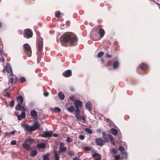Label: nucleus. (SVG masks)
Segmentation results:
<instances>
[{
    "label": "nucleus",
    "instance_id": "obj_1",
    "mask_svg": "<svg viewBox=\"0 0 160 160\" xmlns=\"http://www.w3.org/2000/svg\"><path fill=\"white\" fill-rule=\"evenodd\" d=\"M61 44L64 46V43H68L70 45H73L77 41L78 39L76 36L72 33H65L62 35L60 38Z\"/></svg>",
    "mask_w": 160,
    "mask_h": 160
},
{
    "label": "nucleus",
    "instance_id": "obj_2",
    "mask_svg": "<svg viewBox=\"0 0 160 160\" xmlns=\"http://www.w3.org/2000/svg\"><path fill=\"white\" fill-rule=\"evenodd\" d=\"M22 126L25 129V131L29 132L38 129L40 127V124L38 122V119H36V121L34 123L32 126L28 125L27 124H22Z\"/></svg>",
    "mask_w": 160,
    "mask_h": 160
},
{
    "label": "nucleus",
    "instance_id": "obj_3",
    "mask_svg": "<svg viewBox=\"0 0 160 160\" xmlns=\"http://www.w3.org/2000/svg\"><path fill=\"white\" fill-rule=\"evenodd\" d=\"M67 150L66 147H60L59 149L57 150H53L54 158L55 160H59V156L62 152H65Z\"/></svg>",
    "mask_w": 160,
    "mask_h": 160
},
{
    "label": "nucleus",
    "instance_id": "obj_4",
    "mask_svg": "<svg viewBox=\"0 0 160 160\" xmlns=\"http://www.w3.org/2000/svg\"><path fill=\"white\" fill-rule=\"evenodd\" d=\"M23 34L24 38L28 39L32 37L33 33L31 29L28 28L24 30Z\"/></svg>",
    "mask_w": 160,
    "mask_h": 160
},
{
    "label": "nucleus",
    "instance_id": "obj_5",
    "mask_svg": "<svg viewBox=\"0 0 160 160\" xmlns=\"http://www.w3.org/2000/svg\"><path fill=\"white\" fill-rule=\"evenodd\" d=\"M92 153V156L94 159V160H100L101 155L98 153L94 149H92L91 151Z\"/></svg>",
    "mask_w": 160,
    "mask_h": 160
},
{
    "label": "nucleus",
    "instance_id": "obj_6",
    "mask_svg": "<svg viewBox=\"0 0 160 160\" xmlns=\"http://www.w3.org/2000/svg\"><path fill=\"white\" fill-rule=\"evenodd\" d=\"M52 132L51 131H45L43 132L42 134H39L42 137L45 138L51 137L52 136Z\"/></svg>",
    "mask_w": 160,
    "mask_h": 160
},
{
    "label": "nucleus",
    "instance_id": "obj_7",
    "mask_svg": "<svg viewBox=\"0 0 160 160\" xmlns=\"http://www.w3.org/2000/svg\"><path fill=\"white\" fill-rule=\"evenodd\" d=\"M43 43L42 39L40 40L38 44V49L40 53L42 52L43 47Z\"/></svg>",
    "mask_w": 160,
    "mask_h": 160
},
{
    "label": "nucleus",
    "instance_id": "obj_8",
    "mask_svg": "<svg viewBox=\"0 0 160 160\" xmlns=\"http://www.w3.org/2000/svg\"><path fill=\"white\" fill-rule=\"evenodd\" d=\"M95 142L97 145L101 146L104 144L105 142L101 138H97L95 141Z\"/></svg>",
    "mask_w": 160,
    "mask_h": 160
},
{
    "label": "nucleus",
    "instance_id": "obj_9",
    "mask_svg": "<svg viewBox=\"0 0 160 160\" xmlns=\"http://www.w3.org/2000/svg\"><path fill=\"white\" fill-rule=\"evenodd\" d=\"M6 69L8 73H9V75L12 76L13 75V73L12 71L11 67L8 63H7L6 66Z\"/></svg>",
    "mask_w": 160,
    "mask_h": 160
},
{
    "label": "nucleus",
    "instance_id": "obj_10",
    "mask_svg": "<svg viewBox=\"0 0 160 160\" xmlns=\"http://www.w3.org/2000/svg\"><path fill=\"white\" fill-rule=\"evenodd\" d=\"M76 107H81L82 105V102L78 99H76L74 102Z\"/></svg>",
    "mask_w": 160,
    "mask_h": 160
},
{
    "label": "nucleus",
    "instance_id": "obj_11",
    "mask_svg": "<svg viewBox=\"0 0 160 160\" xmlns=\"http://www.w3.org/2000/svg\"><path fill=\"white\" fill-rule=\"evenodd\" d=\"M71 71L70 70H68L64 71L62 73L63 76L65 77H69L71 75Z\"/></svg>",
    "mask_w": 160,
    "mask_h": 160
},
{
    "label": "nucleus",
    "instance_id": "obj_12",
    "mask_svg": "<svg viewBox=\"0 0 160 160\" xmlns=\"http://www.w3.org/2000/svg\"><path fill=\"white\" fill-rule=\"evenodd\" d=\"M31 116L34 118H36L38 116L37 113L35 110L33 109L30 112Z\"/></svg>",
    "mask_w": 160,
    "mask_h": 160
},
{
    "label": "nucleus",
    "instance_id": "obj_13",
    "mask_svg": "<svg viewBox=\"0 0 160 160\" xmlns=\"http://www.w3.org/2000/svg\"><path fill=\"white\" fill-rule=\"evenodd\" d=\"M25 112H22L20 114L18 115L17 118L19 120H21L23 118H25Z\"/></svg>",
    "mask_w": 160,
    "mask_h": 160
},
{
    "label": "nucleus",
    "instance_id": "obj_14",
    "mask_svg": "<svg viewBox=\"0 0 160 160\" xmlns=\"http://www.w3.org/2000/svg\"><path fill=\"white\" fill-rule=\"evenodd\" d=\"M34 139L32 138H26L24 142L30 146L32 143L34 141Z\"/></svg>",
    "mask_w": 160,
    "mask_h": 160
},
{
    "label": "nucleus",
    "instance_id": "obj_15",
    "mask_svg": "<svg viewBox=\"0 0 160 160\" xmlns=\"http://www.w3.org/2000/svg\"><path fill=\"white\" fill-rule=\"evenodd\" d=\"M102 138L104 139V141L105 142H108L109 141L108 138L106 136V132L105 131H102Z\"/></svg>",
    "mask_w": 160,
    "mask_h": 160
},
{
    "label": "nucleus",
    "instance_id": "obj_16",
    "mask_svg": "<svg viewBox=\"0 0 160 160\" xmlns=\"http://www.w3.org/2000/svg\"><path fill=\"white\" fill-rule=\"evenodd\" d=\"M91 102L89 101H88L86 104L85 108L88 109L89 111H91Z\"/></svg>",
    "mask_w": 160,
    "mask_h": 160
},
{
    "label": "nucleus",
    "instance_id": "obj_17",
    "mask_svg": "<svg viewBox=\"0 0 160 160\" xmlns=\"http://www.w3.org/2000/svg\"><path fill=\"white\" fill-rule=\"evenodd\" d=\"M17 100L18 103H22L23 102V98L22 96H19L17 98Z\"/></svg>",
    "mask_w": 160,
    "mask_h": 160
},
{
    "label": "nucleus",
    "instance_id": "obj_18",
    "mask_svg": "<svg viewBox=\"0 0 160 160\" xmlns=\"http://www.w3.org/2000/svg\"><path fill=\"white\" fill-rule=\"evenodd\" d=\"M23 47L26 50L29 52L31 50V47L30 45L27 43H25L23 45Z\"/></svg>",
    "mask_w": 160,
    "mask_h": 160
},
{
    "label": "nucleus",
    "instance_id": "obj_19",
    "mask_svg": "<svg viewBox=\"0 0 160 160\" xmlns=\"http://www.w3.org/2000/svg\"><path fill=\"white\" fill-rule=\"evenodd\" d=\"M46 146L45 144L43 143H38L37 145V147L39 148H44Z\"/></svg>",
    "mask_w": 160,
    "mask_h": 160
},
{
    "label": "nucleus",
    "instance_id": "obj_20",
    "mask_svg": "<svg viewBox=\"0 0 160 160\" xmlns=\"http://www.w3.org/2000/svg\"><path fill=\"white\" fill-rule=\"evenodd\" d=\"M99 33L100 34V37H103L105 33L104 30L102 28H100L99 30Z\"/></svg>",
    "mask_w": 160,
    "mask_h": 160
},
{
    "label": "nucleus",
    "instance_id": "obj_21",
    "mask_svg": "<svg viewBox=\"0 0 160 160\" xmlns=\"http://www.w3.org/2000/svg\"><path fill=\"white\" fill-rule=\"evenodd\" d=\"M119 66V62L117 61H114L113 63V67L114 69L117 68Z\"/></svg>",
    "mask_w": 160,
    "mask_h": 160
},
{
    "label": "nucleus",
    "instance_id": "obj_22",
    "mask_svg": "<svg viewBox=\"0 0 160 160\" xmlns=\"http://www.w3.org/2000/svg\"><path fill=\"white\" fill-rule=\"evenodd\" d=\"M37 153V151L35 149L31 150V152L30 154V156L33 157L36 156Z\"/></svg>",
    "mask_w": 160,
    "mask_h": 160
},
{
    "label": "nucleus",
    "instance_id": "obj_23",
    "mask_svg": "<svg viewBox=\"0 0 160 160\" xmlns=\"http://www.w3.org/2000/svg\"><path fill=\"white\" fill-rule=\"evenodd\" d=\"M118 150L119 151H120L121 153L122 154H125V156H127V153L126 152H124V151L125 150L124 148H123V147L121 146L119 148Z\"/></svg>",
    "mask_w": 160,
    "mask_h": 160
},
{
    "label": "nucleus",
    "instance_id": "obj_24",
    "mask_svg": "<svg viewBox=\"0 0 160 160\" xmlns=\"http://www.w3.org/2000/svg\"><path fill=\"white\" fill-rule=\"evenodd\" d=\"M58 94L60 99L63 100L64 99L65 95L62 92H59Z\"/></svg>",
    "mask_w": 160,
    "mask_h": 160
},
{
    "label": "nucleus",
    "instance_id": "obj_25",
    "mask_svg": "<svg viewBox=\"0 0 160 160\" xmlns=\"http://www.w3.org/2000/svg\"><path fill=\"white\" fill-rule=\"evenodd\" d=\"M110 132L112 135H117L118 133L117 130L114 128H112L111 129Z\"/></svg>",
    "mask_w": 160,
    "mask_h": 160
},
{
    "label": "nucleus",
    "instance_id": "obj_26",
    "mask_svg": "<svg viewBox=\"0 0 160 160\" xmlns=\"http://www.w3.org/2000/svg\"><path fill=\"white\" fill-rule=\"evenodd\" d=\"M108 136L109 139V140L111 142V143L113 145H115V141L113 140V139L112 137V135L110 134H109L108 135Z\"/></svg>",
    "mask_w": 160,
    "mask_h": 160
},
{
    "label": "nucleus",
    "instance_id": "obj_27",
    "mask_svg": "<svg viewBox=\"0 0 160 160\" xmlns=\"http://www.w3.org/2000/svg\"><path fill=\"white\" fill-rule=\"evenodd\" d=\"M23 147L26 150L30 149V147L28 145L24 142L22 144Z\"/></svg>",
    "mask_w": 160,
    "mask_h": 160
},
{
    "label": "nucleus",
    "instance_id": "obj_28",
    "mask_svg": "<svg viewBox=\"0 0 160 160\" xmlns=\"http://www.w3.org/2000/svg\"><path fill=\"white\" fill-rule=\"evenodd\" d=\"M68 111L70 112H73L75 110V108L73 106H70L67 108Z\"/></svg>",
    "mask_w": 160,
    "mask_h": 160
},
{
    "label": "nucleus",
    "instance_id": "obj_29",
    "mask_svg": "<svg viewBox=\"0 0 160 160\" xmlns=\"http://www.w3.org/2000/svg\"><path fill=\"white\" fill-rule=\"evenodd\" d=\"M140 67L143 70H146L147 68L146 65L143 63H142L141 65H140Z\"/></svg>",
    "mask_w": 160,
    "mask_h": 160
},
{
    "label": "nucleus",
    "instance_id": "obj_30",
    "mask_svg": "<svg viewBox=\"0 0 160 160\" xmlns=\"http://www.w3.org/2000/svg\"><path fill=\"white\" fill-rule=\"evenodd\" d=\"M20 103H18L16 106L15 108L18 111H20L21 110L22 107Z\"/></svg>",
    "mask_w": 160,
    "mask_h": 160
},
{
    "label": "nucleus",
    "instance_id": "obj_31",
    "mask_svg": "<svg viewBox=\"0 0 160 160\" xmlns=\"http://www.w3.org/2000/svg\"><path fill=\"white\" fill-rule=\"evenodd\" d=\"M15 132V130H14L10 132H6L5 133V136H8L10 134H14Z\"/></svg>",
    "mask_w": 160,
    "mask_h": 160
},
{
    "label": "nucleus",
    "instance_id": "obj_32",
    "mask_svg": "<svg viewBox=\"0 0 160 160\" xmlns=\"http://www.w3.org/2000/svg\"><path fill=\"white\" fill-rule=\"evenodd\" d=\"M104 54V52H103L101 51L99 52L97 55V56L98 58H100L102 57Z\"/></svg>",
    "mask_w": 160,
    "mask_h": 160
},
{
    "label": "nucleus",
    "instance_id": "obj_33",
    "mask_svg": "<svg viewBox=\"0 0 160 160\" xmlns=\"http://www.w3.org/2000/svg\"><path fill=\"white\" fill-rule=\"evenodd\" d=\"M75 116L77 120H81V117L80 116V113L75 114Z\"/></svg>",
    "mask_w": 160,
    "mask_h": 160
},
{
    "label": "nucleus",
    "instance_id": "obj_34",
    "mask_svg": "<svg viewBox=\"0 0 160 160\" xmlns=\"http://www.w3.org/2000/svg\"><path fill=\"white\" fill-rule=\"evenodd\" d=\"M54 111L56 113L59 112L61 111V109L59 108L55 107L54 108Z\"/></svg>",
    "mask_w": 160,
    "mask_h": 160
},
{
    "label": "nucleus",
    "instance_id": "obj_35",
    "mask_svg": "<svg viewBox=\"0 0 160 160\" xmlns=\"http://www.w3.org/2000/svg\"><path fill=\"white\" fill-rule=\"evenodd\" d=\"M85 130L86 132L89 134H91L92 133V130L89 128H87L85 129Z\"/></svg>",
    "mask_w": 160,
    "mask_h": 160
},
{
    "label": "nucleus",
    "instance_id": "obj_36",
    "mask_svg": "<svg viewBox=\"0 0 160 160\" xmlns=\"http://www.w3.org/2000/svg\"><path fill=\"white\" fill-rule=\"evenodd\" d=\"M68 154L69 157H71L73 155L74 153L72 151L69 150L68 152Z\"/></svg>",
    "mask_w": 160,
    "mask_h": 160
},
{
    "label": "nucleus",
    "instance_id": "obj_37",
    "mask_svg": "<svg viewBox=\"0 0 160 160\" xmlns=\"http://www.w3.org/2000/svg\"><path fill=\"white\" fill-rule=\"evenodd\" d=\"M61 14L59 11H57L55 12V16L57 18L60 17Z\"/></svg>",
    "mask_w": 160,
    "mask_h": 160
},
{
    "label": "nucleus",
    "instance_id": "obj_38",
    "mask_svg": "<svg viewBox=\"0 0 160 160\" xmlns=\"http://www.w3.org/2000/svg\"><path fill=\"white\" fill-rule=\"evenodd\" d=\"M118 150L114 148H113L112 149L111 152L114 154H116L117 153Z\"/></svg>",
    "mask_w": 160,
    "mask_h": 160
},
{
    "label": "nucleus",
    "instance_id": "obj_39",
    "mask_svg": "<svg viewBox=\"0 0 160 160\" xmlns=\"http://www.w3.org/2000/svg\"><path fill=\"white\" fill-rule=\"evenodd\" d=\"M14 82V78H10V79L9 80L8 83H10L12 85V84Z\"/></svg>",
    "mask_w": 160,
    "mask_h": 160
},
{
    "label": "nucleus",
    "instance_id": "obj_40",
    "mask_svg": "<svg viewBox=\"0 0 160 160\" xmlns=\"http://www.w3.org/2000/svg\"><path fill=\"white\" fill-rule=\"evenodd\" d=\"M48 154H45L43 156V160H49L48 159Z\"/></svg>",
    "mask_w": 160,
    "mask_h": 160
},
{
    "label": "nucleus",
    "instance_id": "obj_41",
    "mask_svg": "<svg viewBox=\"0 0 160 160\" xmlns=\"http://www.w3.org/2000/svg\"><path fill=\"white\" fill-rule=\"evenodd\" d=\"M19 80L21 82H23L25 81L26 79L24 77H21L19 79Z\"/></svg>",
    "mask_w": 160,
    "mask_h": 160
},
{
    "label": "nucleus",
    "instance_id": "obj_42",
    "mask_svg": "<svg viewBox=\"0 0 160 160\" xmlns=\"http://www.w3.org/2000/svg\"><path fill=\"white\" fill-rule=\"evenodd\" d=\"M14 100H12L10 103V106L11 108H12L14 106Z\"/></svg>",
    "mask_w": 160,
    "mask_h": 160
},
{
    "label": "nucleus",
    "instance_id": "obj_43",
    "mask_svg": "<svg viewBox=\"0 0 160 160\" xmlns=\"http://www.w3.org/2000/svg\"><path fill=\"white\" fill-rule=\"evenodd\" d=\"M68 142H71L72 141V139L69 137H68L66 140Z\"/></svg>",
    "mask_w": 160,
    "mask_h": 160
},
{
    "label": "nucleus",
    "instance_id": "obj_44",
    "mask_svg": "<svg viewBox=\"0 0 160 160\" xmlns=\"http://www.w3.org/2000/svg\"><path fill=\"white\" fill-rule=\"evenodd\" d=\"M120 158V156L119 155H117L115 156L114 157V159L115 160H119Z\"/></svg>",
    "mask_w": 160,
    "mask_h": 160
},
{
    "label": "nucleus",
    "instance_id": "obj_45",
    "mask_svg": "<svg viewBox=\"0 0 160 160\" xmlns=\"http://www.w3.org/2000/svg\"><path fill=\"white\" fill-rule=\"evenodd\" d=\"M79 138L81 140H83L85 138L84 136L83 135H80L79 136Z\"/></svg>",
    "mask_w": 160,
    "mask_h": 160
},
{
    "label": "nucleus",
    "instance_id": "obj_46",
    "mask_svg": "<svg viewBox=\"0 0 160 160\" xmlns=\"http://www.w3.org/2000/svg\"><path fill=\"white\" fill-rule=\"evenodd\" d=\"M17 142L16 140H12L10 144L11 145H15L16 144Z\"/></svg>",
    "mask_w": 160,
    "mask_h": 160
},
{
    "label": "nucleus",
    "instance_id": "obj_47",
    "mask_svg": "<svg viewBox=\"0 0 160 160\" xmlns=\"http://www.w3.org/2000/svg\"><path fill=\"white\" fill-rule=\"evenodd\" d=\"M76 109L75 110V114L79 113L80 110L78 107H76Z\"/></svg>",
    "mask_w": 160,
    "mask_h": 160
},
{
    "label": "nucleus",
    "instance_id": "obj_48",
    "mask_svg": "<svg viewBox=\"0 0 160 160\" xmlns=\"http://www.w3.org/2000/svg\"><path fill=\"white\" fill-rule=\"evenodd\" d=\"M81 119H82L83 121V123H86V118L84 116L81 117Z\"/></svg>",
    "mask_w": 160,
    "mask_h": 160
},
{
    "label": "nucleus",
    "instance_id": "obj_49",
    "mask_svg": "<svg viewBox=\"0 0 160 160\" xmlns=\"http://www.w3.org/2000/svg\"><path fill=\"white\" fill-rule=\"evenodd\" d=\"M90 149V148L88 146H86L84 148V150L87 151L89 150Z\"/></svg>",
    "mask_w": 160,
    "mask_h": 160
},
{
    "label": "nucleus",
    "instance_id": "obj_50",
    "mask_svg": "<svg viewBox=\"0 0 160 160\" xmlns=\"http://www.w3.org/2000/svg\"><path fill=\"white\" fill-rule=\"evenodd\" d=\"M5 96H6L8 97V98H10V95L9 93L8 92H6V93L5 95Z\"/></svg>",
    "mask_w": 160,
    "mask_h": 160
},
{
    "label": "nucleus",
    "instance_id": "obj_51",
    "mask_svg": "<svg viewBox=\"0 0 160 160\" xmlns=\"http://www.w3.org/2000/svg\"><path fill=\"white\" fill-rule=\"evenodd\" d=\"M43 94L44 96L45 97H47L48 95V93L47 92H44V93Z\"/></svg>",
    "mask_w": 160,
    "mask_h": 160
},
{
    "label": "nucleus",
    "instance_id": "obj_52",
    "mask_svg": "<svg viewBox=\"0 0 160 160\" xmlns=\"http://www.w3.org/2000/svg\"><path fill=\"white\" fill-rule=\"evenodd\" d=\"M69 98L71 100L73 101L74 99V96H71Z\"/></svg>",
    "mask_w": 160,
    "mask_h": 160
},
{
    "label": "nucleus",
    "instance_id": "obj_53",
    "mask_svg": "<svg viewBox=\"0 0 160 160\" xmlns=\"http://www.w3.org/2000/svg\"><path fill=\"white\" fill-rule=\"evenodd\" d=\"M106 57L107 58H110L111 57V55L108 54H106Z\"/></svg>",
    "mask_w": 160,
    "mask_h": 160
},
{
    "label": "nucleus",
    "instance_id": "obj_54",
    "mask_svg": "<svg viewBox=\"0 0 160 160\" xmlns=\"http://www.w3.org/2000/svg\"><path fill=\"white\" fill-rule=\"evenodd\" d=\"M15 78H14V80L15 81V83H16L18 80V78L16 76H15Z\"/></svg>",
    "mask_w": 160,
    "mask_h": 160
},
{
    "label": "nucleus",
    "instance_id": "obj_55",
    "mask_svg": "<svg viewBox=\"0 0 160 160\" xmlns=\"http://www.w3.org/2000/svg\"><path fill=\"white\" fill-rule=\"evenodd\" d=\"M73 160H80L79 158L77 157L73 158Z\"/></svg>",
    "mask_w": 160,
    "mask_h": 160
},
{
    "label": "nucleus",
    "instance_id": "obj_56",
    "mask_svg": "<svg viewBox=\"0 0 160 160\" xmlns=\"http://www.w3.org/2000/svg\"><path fill=\"white\" fill-rule=\"evenodd\" d=\"M58 136V134H53V136L55 137H57Z\"/></svg>",
    "mask_w": 160,
    "mask_h": 160
},
{
    "label": "nucleus",
    "instance_id": "obj_57",
    "mask_svg": "<svg viewBox=\"0 0 160 160\" xmlns=\"http://www.w3.org/2000/svg\"><path fill=\"white\" fill-rule=\"evenodd\" d=\"M63 144H64L62 142H61L60 143L59 145L61 147L62 146H63Z\"/></svg>",
    "mask_w": 160,
    "mask_h": 160
},
{
    "label": "nucleus",
    "instance_id": "obj_58",
    "mask_svg": "<svg viewBox=\"0 0 160 160\" xmlns=\"http://www.w3.org/2000/svg\"><path fill=\"white\" fill-rule=\"evenodd\" d=\"M101 131V130L100 128H99V129H98L97 130V131L98 132H99Z\"/></svg>",
    "mask_w": 160,
    "mask_h": 160
},
{
    "label": "nucleus",
    "instance_id": "obj_59",
    "mask_svg": "<svg viewBox=\"0 0 160 160\" xmlns=\"http://www.w3.org/2000/svg\"><path fill=\"white\" fill-rule=\"evenodd\" d=\"M101 61L102 62V63H104V60L102 58L101 59Z\"/></svg>",
    "mask_w": 160,
    "mask_h": 160
},
{
    "label": "nucleus",
    "instance_id": "obj_60",
    "mask_svg": "<svg viewBox=\"0 0 160 160\" xmlns=\"http://www.w3.org/2000/svg\"><path fill=\"white\" fill-rule=\"evenodd\" d=\"M157 4L158 5H159V9H160V4L159 3H157Z\"/></svg>",
    "mask_w": 160,
    "mask_h": 160
},
{
    "label": "nucleus",
    "instance_id": "obj_61",
    "mask_svg": "<svg viewBox=\"0 0 160 160\" xmlns=\"http://www.w3.org/2000/svg\"><path fill=\"white\" fill-rule=\"evenodd\" d=\"M118 136L119 137H121V134H118Z\"/></svg>",
    "mask_w": 160,
    "mask_h": 160
},
{
    "label": "nucleus",
    "instance_id": "obj_62",
    "mask_svg": "<svg viewBox=\"0 0 160 160\" xmlns=\"http://www.w3.org/2000/svg\"><path fill=\"white\" fill-rule=\"evenodd\" d=\"M22 111H24V107H22Z\"/></svg>",
    "mask_w": 160,
    "mask_h": 160
},
{
    "label": "nucleus",
    "instance_id": "obj_63",
    "mask_svg": "<svg viewBox=\"0 0 160 160\" xmlns=\"http://www.w3.org/2000/svg\"><path fill=\"white\" fill-rule=\"evenodd\" d=\"M2 26L1 23L0 22V28Z\"/></svg>",
    "mask_w": 160,
    "mask_h": 160
},
{
    "label": "nucleus",
    "instance_id": "obj_64",
    "mask_svg": "<svg viewBox=\"0 0 160 160\" xmlns=\"http://www.w3.org/2000/svg\"><path fill=\"white\" fill-rule=\"evenodd\" d=\"M5 71V69H3V72H4Z\"/></svg>",
    "mask_w": 160,
    "mask_h": 160
}]
</instances>
